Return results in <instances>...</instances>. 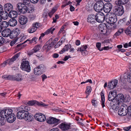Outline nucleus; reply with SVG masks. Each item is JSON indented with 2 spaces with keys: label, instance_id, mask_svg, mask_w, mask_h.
Here are the masks:
<instances>
[{
  "label": "nucleus",
  "instance_id": "nucleus-32",
  "mask_svg": "<svg viewBox=\"0 0 131 131\" xmlns=\"http://www.w3.org/2000/svg\"><path fill=\"white\" fill-rule=\"evenodd\" d=\"M22 80V75L21 74L17 73L15 75V81H21Z\"/></svg>",
  "mask_w": 131,
  "mask_h": 131
},
{
  "label": "nucleus",
  "instance_id": "nucleus-60",
  "mask_svg": "<svg viewBox=\"0 0 131 131\" xmlns=\"http://www.w3.org/2000/svg\"><path fill=\"white\" fill-rule=\"evenodd\" d=\"M131 128V126L126 127H124L123 129L125 130L128 131Z\"/></svg>",
  "mask_w": 131,
  "mask_h": 131
},
{
  "label": "nucleus",
  "instance_id": "nucleus-55",
  "mask_svg": "<svg viewBox=\"0 0 131 131\" xmlns=\"http://www.w3.org/2000/svg\"><path fill=\"white\" fill-rule=\"evenodd\" d=\"M41 77L42 79V80L44 81V80L47 78V76L45 74H43L41 75Z\"/></svg>",
  "mask_w": 131,
  "mask_h": 131
},
{
  "label": "nucleus",
  "instance_id": "nucleus-13",
  "mask_svg": "<svg viewBox=\"0 0 131 131\" xmlns=\"http://www.w3.org/2000/svg\"><path fill=\"white\" fill-rule=\"evenodd\" d=\"M35 119L40 122H43L46 120L45 116L41 113H37L35 114Z\"/></svg>",
  "mask_w": 131,
  "mask_h": 131
},
{
  "label": "nucleus",
  "instance_id": "nucleus-40",
  "mask_svg": "<svg viewBox=\"0 0 131 131\" xmlns=\"http://www.w3.org/2000/svg\"><path fill=\"white\" fill-rule=\"evenodd\" d=\"M91 86H88L86 87V90L85 92L86 94H90V93L91 92Z\"/></svg>",
  "mask_w": 131,
  "mask_h": 131
},
{
  "label": "nucleus",
  "instance_id": "nucleus-14",
  "mask_svg": "<svg viewBox=\"0 0 131 131\" xmlns=\"http://www.w3.org/2000/svg\"><path fill=\"white\" fill-rule=\"evenodd\" d=\"M112 8V5L110 3H107L104 4L103 9L105 13H108L111 11Z\"/></svg>",
  "mask_w": 131,
  "mask_h": 131
},
{
  "label": "nucleus",
  "instance_id": "nucleus-41",
  "mask_svg": "<svg viewBox=\"0 0 131 131\" xmlns=\"http://www.w3.org/2000/svg\"><path fill=\"white\" fill-rule=\"evenodd\" d=\"M37 105L40 106L42 107H46L48 106V105L42 102H38L37 103Z\"/></svg>",
  "mask_w": 131,
  "mask_h": 131
},
{
  "label": "nucleus",
  "instance_id": "nucleus-23",
  "mask_svg": "<svg viewBox=\"0 0 131 131\" xmlns=\"http://www.w3.org/2000/svg\"><path fill=\"white\" fill-rule=\"evenodd\" d=\"M10 29L7 28L4 30L2 32V35L3 36L5 37H7L8 36L9 34L10 35Z\"/></svg>",
  "mask_w": 131,
  "mask_h": 131
},
{
  "label": "nucleus",
  "instance_id": "nucleus-7",
  "mask_svg": "<svg viewBox=\"0 0 131 131\" xmlns=\"http://www.w3.org/2000/svg\"><path fill=\"white\" fill-rule=\"evenodd\" d=\"M20 68L23 70L29 72L30 71V66L28 61L24 60L21 63Z\"/></svg>",
  "mask_w": 131,
  "mask_h": 131
},
{
  "label": "nucleus",
  "instance_id": "nucleus-21",
  "mask_svg": "<svg viewBox=\"0 0 131 131\" xmlns=\"http://www.w3.org/2000/svg\"><path fill=\"white\" fill-rule=\"evenodd\" d=\"M4 10L8 11H11L13 9L12 5L10 3H7L5 4L4 6Z\"/></svg>",
  "mask_w": 131,
  "mask_h": 131
},
{
  "label": "nucleus",
  "instance_id": "nucleus-28",
  "mask_svg": "<svg viewBox=\"0 0 131 131\" xmlns=\"http://www.w3.org/2000/svg\"><path fill=\"white\" fill-rule=\"evenodd\" d=\"M71 46L70 44L67 45H65L63 48L62 50L59 53L62 54L64 53L65 51H67L69 49H70L71 48Z\"/></svg>",
  "mask_w": 131,
  "mask_h": 131
},
{
  "label": "nucleus",
  "instance_id": "nucleus-10",
  "mask_svg": "<svg viewBox=\"0 0 131 131\" xmlns=\"http://www.w3.org/2000/svg\"><path fill=\"white\" fill-rule=\"evenodd\" d=\"M46 121L48 124H54L56 125H58L60 122L59 119L52 117H50L48 118L46 120Z\"/></svg>",
  "mask_w": 131,
  "mask_h": 131
},
{
  "label": "nucleus",
  "instance_id": "nucleus-17",
  "mask_svg": "<svg viewBox=\"0 0 131 131\" xmlns=\"http://www.w3.org/2000/svg\"><path fill=\"white\" fill-rule=\"evenodd\" d=\"M118 80L116 79H114L113 80L111 81L108 83V88L110 89H113L116 86Z\"/></svg>",
  "mask_w": 131,
  "mask_h": 131
},
{
  "label": "nucleus",
  "instance_id": "nucleus-37",
  "mask_svg": "<svg viewBox=\"0 0 131 131\" xmlns=\"http://www.w3.org/2000/svg\"><path fill=\"white\" fill-rule=\"evenodd\" d=\"M6 122L5 119L4 117L0 115V126H2L4 125Z\"/></svg>",
  "mask_w": 131,
  "mask_h": 131
},
{
  "label": "nucleus",
  "instance_id": "nucleus-6",
  "mask_svg": "<svg viewBox=\"0 0 131 131\" xmlns=\"http://www.w3.org/2000/svg\"><path fill=\"white\" fill-rule=\"evenodd\" d=\"M128 111L127 106L125 104L121 106L118 111V114L120 116H124L126 115Z\"/></svg>",
  "mask_w": 131,
  "mask_h": 131
},
{
  "label": "nucleus",
  "instance_id": "nucleus-52",
  "mask_svg": "<svg viewBox=\"0 0 131 131\" xmlns=\"http://www.w3.org/2000/svg\"><path fill=\"white\" fill-rule=\"evenodd\" d=\"M7 64H8V62L7 61V60L4 62L0 66L1 67H5Z\"/></svg>",
  "mask_w": 131,
  "mask_h": 131
},
{
  "label": "nucleus",
  "instance_id": "nucleus-58",
  "mask_svg": "<svg viewBox=\"0 0 131 131\" xmlns=\"http://www.w3.org/2000/svg\"><path fill=\"white\" fill-rule=\"evenodd\" d=\"M128 114L129 116H131V106H130L128 107Z\"/></svg>",
  "mask_w": 131,
  "mask_h": 131
},
{
  "label": "nucleus",
  "instance_id": "nucleus-62",
  "mask_svg": "<svg viewBox=\"0 0 131 131\" xmlns=\"http://www.w3.org/2000/svg\"><path fill=\"white\" fill-rule=\"evenodd\" d=\"M59 56V54L57 53H55L53 55L52 57L53 58H58Z\"/></svg>",
  "mask_w": 131,
  "mask_h": 131
},
{
  "label": "nucleus",
  "instance_id": "nucleus-61",
  "mask_svg": "<svg viewBox=\"0 0 131 131\" xmlns=\"http://www.w3.org/2000/svg\"><path fill=\"white\" fill-rule=\"evenodd\" d=\"M88 52L86 50H84L83 49H82V55H86L88 54Z\"/></svg>",
  "mask_w": 131,
  "mask_h": 131
},
{
  "label": "nucleus",
  "instance_id": "nucleus-3",
  "mask_svg": "<svg viewBox=\"0 0 131 131\" xmlns=\"http://www.w3.org/2000/svg\"><path fill=\"white\" fill-rule=\"evenodd\" d=\"M104 4L102 1H97L94 6V9L96 12H100L104 8Z\"/></svg>",
  "mask_w": 131,
  "mask_h": 131
},
{
  "label": "nucleus",
  "instance_id": "nucleus-64",
  "mask_svg": "<svg viewBox=\"0 0 131 131\" xmlns=\"http://www.w3.org/2000/svg\"><path fill=\"white\" fill-rule=\"evenodd\" d=\"M70 10L71 11H73L74 10V8L72 5H70Z\"/></svg>",
  "mask_w": 131,
  "mask_h": 131
},
{
  "label": "nucleus",
  "instance_id": "nucleus-50",
  "mask_svg": "<svg viewBox=\"0 0 131 131\" xmlns=\"http://www.w3.org/2000/svg\"><path fill=\"white\" fill-rule=\"evenodd\" d=\"M23 3L26 5H29L30 3V0H23Z\"/></svg>",
  "mask_w": 131,
  "mask_h": 131
},
{
  "label": "nucleus",
  "instance_id": "nucleus-43",
  "mask_svg": "<svg viewBox=\"0 0 131 131\" xmlns=\"http://www.w3.org/2000/svg\"><path fill=\"white\" fill-rule=\"evenodd\" d=\"M96 46L98 49L100 51H102L103 50V48H100L101 43L100 42L97 43L96 44Z\"/></svg>",
  "mask_w": 131,
  "mask_h": 131
},
{
  "label": "nucleus",
  "instance_id": "nucleus-12",
  "mask_svg": "<svg viewBox=\"0 0 131 131\" xmlns=\"http://www.w3.org/2000/svg\"><path fill=\"white\" fill-rule=\"evenodd\" d=\"M19 34L20 31L18 28L14 29L10 32L9 37L11 39H16Z\"/></svg>",
  "mask_w": 131,
  "mask_h": 131
},
{
  "label": "nucleus",
  "instance_id": "nucleus-11",
  "mask_svg": "<svg viewBox=\"0 0 131 131\" xmlns=\"http://www.w3.org/2000/svg\"><path fill=\"white\" fill-rule=\"evenodd\" d=\"M113 12L118 16H121L124 14V10L123 6L120 7H115L114 8Z\"/></svg>",
  "mask_w": 131,
  "mask_h": 131
},
{
  "label": "nucleus",
  "instance_id": "nucleus-34",
  "mask_svg": "<svg viewBox=\"0 0 131 131\" xmlns=\"http://www.w3.org/2000/svg\"><path fill=\"white\" fill-rule=\"evenodd\" d=\"M118 95V101L122 102H125V96L122 94H119Z\"/></svg>",
  "mask_w": 131,
  "mask_h": 131
},
{
  "label": "nucleus",
  "instance_id": "nucleus-54",
  "mask_svg": "<svg viewBox=\"0 0 131 131\" xmlns=\"http://www.w3.org/2000/svg\"><path fill=\"white\" fill-rule=\"evenodd\" d=\"M92 103L93 105L94 106H96L97 105V102L96 100H92Z\"/></svg>",
  "mask_w": 131,
  "mask_h": 131
},
{
  "label": "nucleus",
  "instance_id": "nucleus-19",
  "mask_svg": "<svg viewBox=\"0 0 131 131\" xmlns=\"http://www.w3.org/2000/svg\"><path fill=\"white\" fill-rule=\"evenodd\" d=\"M53 46V44L52 43L51 41V39H50L46 43L44 47L47 50H49L52 48Z\"/></svg>",
  "mask_w": 131,
  "mask_h": 131
},
{
  "label": "nucleus",
  "instance_id": "nucleus-5",
  "mask_svg": "<svg viewBox=\"0 0 131 131\" xmlns=\"http://www.w3.org/2000/svg\"><path fill=\"white\" fill-rule=\"evenodd\" d=\"M99 29L100 33L106 35H109L111 32L110 29H107L105 24H101L99 26Z\"/></svg>",
  "mask_w": 131,
  "mask_h": 131
},
{
  "label": "nucleus",
  "instance_id": "nucleus-26",
  "mask_svg": "<svg viewBox=\"0 0 131 131\" xmlns=\"http://www.w3.org/2000/svg\"><path fill=\"white\" fill-rule=\"evenodd\" d=\"M0 15L3 19H7L8 17L9 14L6 11H3L0 14Z\"/></svg>",
  "mask_w": 131,
  "mask_h": 131
},
{
  "label": "nucleus",
  "instance_id": "nucleus-16",
  "mask_svg": "<svg viewBox=\"0 0 131 131\" xmlns=\"http://www.w3.org/2000/svg\"><path fill=\"white\" fill-rule=\"evenodd\" d=\"M18 21L21 25H25L27 22V18L25 16L21 15L19 18Z\"/></svg>",
  "mask_w": 131,
  "mask_h": 131
},
{
  "label": "nucleus",
  "instance_id": "nucleus-4",
  "mask_svg": "<svg viewBox=\"0 0 131 131\" xmlns=\"http://www.w3.org/2000/svg\"><path fill=\"white\" fill-rule=\"evenodd\" d=\"M46 67L43 65L40 64L34 69V73L37 75H40L45 71Z\"/></svg>",
  "mask_w": 131,
  "mask_h": 131
},
{
  "label": "nucleus",
  "instance_id": "nucleus-56",
  "mask_svg": "<svg viewBox=\"0 0 131 131\" xmlns=\"http://www.w3.org/2000/svg\"><path fill=\"white\" fill-rule=\"evenodd\" d=\"M50 39H51V41L52 42V43L53 44V45H54L56 43L58 40V39L57 38H55L54 40H53V39L52 38H51Z\"/></svg>",
  "mask_w": 131,
  "mask_h": 131
},
{
  "label": "nucleus",
  "instance_id": "nucleus-36",
  "mask_svg": "<svg viewBox=\"0 0 131 131\" xmlns=\"http://www.w3.org/2000/svg\"><path fill=\"white\" fill-rule=\"evenodd\" d=\"M118 103L117 104L115 103H114V104L111 106L112 109L114 111H117L118 110L119 107L118 106Z\"/></svg>",
  "mask_w": 131,
  "mask_h": 131
},
{
  "label": "nucleus",
  "instance_id": "nucleus-24",
  "mask_svg": "<svg viewBox=\"0 0 131 131\" xmlns=\"http://www.w3.org/2000/svg\"><path fill=\"white\" fill-rule=\"evenodd\" d=\"M26 38V36L23 34H21L19 35L18 37L16 38L17 39V42L18 43L21 42L25 40Z\"/></svg>",
  "mask_w": 131,
  "mask_h": 131
},
{
  "label": "nucleus",
  "instance_id": "nucleus-63",
  "mask_svg": "<svg viewBox=\"0 0 131 131\" xmlns=\"http://www.w3.org/2000/svg\"><path fill=\"white\" fill-rule=\"evenodd\" d=\"M49 131H59V129L57 128H53L51 129Z\"/></svg>",
  "mask_w": 131,
  "mask_h": 131
},
{
  "label": "nucleus",
  "instance_id": "nucleus-53",
  "mask_svg": "<svg viewBox=\"0 0 131 131\" xmlns=\"http://www.w3.org/2000/svg\"><path fill=\"white\" fill-rule=\"evenodd\" d=\"M4 40L3 38L0 36V46L1 45L4 43Z\"/></svg>",
  "mask_w": 131,
  "mask_h": 131
},
{
  "label": "nucleus",
  "instance_id": "nucleus-44",
  "mask_svg": "<svg viewBox=\"0 0 131 131\" xmlns=\"http://www.w3.org/2000/svg\"><path fill=\"white\" fill-rule=\"evenodd\" d=\"M116 4L119 6L118 7L122 6V5H124V3L121 0H118Z\"/></svg>",
  "mask_w": 131,
  "mask_h": 131
},
{
  "label": "nucleus",
  "instance_id": "nucleus-27",
  "mask_svg": "<svg viewBox=\"0 0 131 131\" xmlns=\"http://www.w3.org/2000/svg\"><path fill=\"white\" fill-rule=\"evenodd\" d=\"M17 16V13L15 11L12 10L9 13V16L11 18H15Z\"/></svg>",
  "mask_w": 131,
  "mask_h": 131
},
{
  "label": "nucleus",
  "instance_id": "nucleus-59",
  "mask_svg": "<svg viewBox=\"0 0 131 131\" xmlns=\"http://www.w3.org/2000/svg\"><path fill=\"white\" fill-rule=\"evenodd\" d=\"M35 51L32 49L31 51L28 52V55L30 56L32 54L34 53H35Z\"/></svg>",
  "mask_w": 131,
  "mask_h": 131
},
{
  "label": "nucleus",
  "instance_id": "nucleus-8",
  "mask_svg": "<svg viewBox=\"0 0 131 131\" xmlns=\"http://www.w3.org/2000/svg\"><path fill=\"white\" fill-rule=\"evenodd\" d=\"M13 110L11 109H6L2 110H0V115L5 118L12 115Z\"/></svg>",
  "mask_w": 131,
  "mask_h": 131
},
{
  "label": "nucleus",
  "instance_id": "nucleus-39",
  "mask_svg": "<svg viewBox=\"0 0 131 131\" xmlns=\"http://www.w3.org/2000/svg\"><path fill=\"white\" fill-rule=\"evenodd\" d=\"M36 28H35L33 27L32 26L31 27H30L28 30V31L29 33H32L35 32L36 30Z\"/></svg>",
  "mask_w": 131,
  "mask_h": 131
},
{
  "label": "nucleus",
  "instance_id": "nucleus-15",
  "mask_svg": "<svg viewBox=\"0 0 131 131\" xmlns=\"http://www.w3.org/2000/svg\"><path fill=\"white\" fill-rule=\"evenodd\" d=\"M59 127L63 131H66L70 128V125L69 124L62 123L59 125Z\"/></svg>",
  "mask_w": 131,
  "mask_h": 131
},
{
  "label": "nucleus",
  "instance_id": "nucleus-57",
  "mask_svg": "<svg viewBox=\"0 0 131 131\" xmlns=\"http://www.w3.org/2000/svg\"><path fill=\"white\" fill-rule=\"evenodd\" d=\"M38 39V38L36 37H34L31 40V42H35Z\"/></svg>",
  "mask_w": 131,
  "mask_h": 131
},
{
  "label": "nucleus",
  "instance_id": "nucleus-38",
  "mask_svg": "<svg viewBox=\"0 0 131 131\" xmlns=\"http://www.w3.org/2000/svg\"><path fill=\"white\" fill-rule=\"evenodd\" d=\"M1 26L2 28L6 27L8 26V24L7 22L6 21H4L2 22L1 23Z\"/></svg>",
  "mask_w": 131,
  "mask_h": 131
},
{
  "label": "nucleus",
  "instance_id": "nucleus-18",
  "mask_svg": "<svg viewBox=\"0 0 131 131\" xmlns=\"http://www.w3.org/2000/svg\"><path fill=\"white\" fill-rule=\"evenodd\" d=\"M20 54V53H18L15 55L11 59H9L7 60V61L8 62V64L9 65L12 64L13 62L18 58Z\"/></svg>",
  "mask_w": 131,
  "mask_h": 131
},
{
  "label": "nucleus",
  "instance_id": "nucleus-20",
  "mask_svg": "<svg viewBox=\"0 0 131 131\" xmlns=\"http://www.w3.org/2000/svg\"><path fill=\"white\" fill-rule=\"evenodd\" d=\"M7 118L6 119L7 122L10 123L14 122L16 119L15 115L14 114H13Z\"/></svg>",
  "mask_w": 131,
  "mask_h": 131
},
{
  "label": "nucleus",
  "instance_id": "nucleus-9",
  "mask_svg": "<svg viewBox=\"0 0 131 131\" xmlns=\"http://www.w3.org/2000/svg\"><path fill=\"white\" fill-rule=\"evenodd\" d=\"M95 20L99 23L103 22L105 18L104 14L100 12L97 13L95 16Z\"/></svg>",
  "mask_w": 131,
  "mask_h": 131
},
{
  "label": "nucleus",
  "instance_id": "nucleus-31",
  "mask_svg": "<svg viewBox=\"0 0 131 131\" xmlns=\"http://www.w3.org/2000/svg\"><path fill=\"white\" fill-rule=\"evenodd\" d=\"M109 20L111 24H114L117 21V19L116 16H111L109 17Z\"/></svg>",
  "mask_w": 131,
  "mask_h": 131
},
{
  "label": "nucleus",
  "instance_id": "nucleus-22",
  "mask_svg": "<svg viewBox=\"0 0 131 131\" xmlns=\"http://www.w3.org/2000/svg\"><path fill=\"white\" fill-rule=\"evenodd\" d=\"M116 93L114 91L110 92L109 93L108 99L109 101H112L113 100L116 96Z\"/></svg>",
  "mask_w": 131,
  "mask_h": 131
},
{
  "label": "nucleus",
  "instance_id": "nucleus-33",
  "mask_svg": "<svg viewBox=\"0 0 131 131\" xmlns=\"http://www.w3.org/2000/svg\"><path fill=\"white\" fill-rule=\"evenodd\" d=\"M131 24L130 25L128 28L125 30V32L127 35L131 36Z\"/></svg>",
  "mask_w": 131,
  "mask_h": 131
},
{
  "label": "nucleus",
  "instance_id": "nucleus-42",
  "mask_svg": "<svg viewBox=\"0 0 131 131\" xmlns=\"http://www.w3.org/2000/svg\"><path fill=\"white\" fill-rule=\"evenodd\" d=\"M11 75H4L2 76L3 79H5L7 80H11Z\"/></svg>",
  "mask_w": 131,
  "mask_h": 131
},
{
  "label": "nucleus",
  "instance_id": "nucleus-25",
  "mask_svg": "<svg viewBox=\"0 0 131 131\" xmlns=\"http://www.w3.org/2000/svg\"><path fill=\"white\" fill-rule=\"evenodd\" d=\"M95 16L93 14H91L89 15L87 18L88 21L90 23H92L95 20Z\"/></svg>",
  "mask_w": 131,
  "mask_h": 131
},
{
  "label": "nucleus",
  "instance_id": "nucleus-1",
  "mask_svg": "<svg viewBox=\"0 0 131 131\" xmlns=\"http://www.w3.org/2000/svg\"><path fill=\"white\" fill-rule=\"evenodd\" d=\"M17 113L16 116L17 118L20 119H24L28 122L32 121L33 117L30 115L29 111L30 110V108L28 106H25Z\"/></svg>",
  "mask_w": 131,
  "mask_h": 131
},
{
  "label": "nucleus",
  "instance_id": "nucleus-2",
  "mask_svg": "<svg viewBox=\"0 0 131 131\" xmlns=\"http://www.w3.org/2000/svg\"><path fill=\"white\" fill-rule=\"evenodd\" d=\"M25 4L23 3H19L17 5V8L19 12L21 13L24 14L26 13H30L31 11L32 12V10H34V8H31V10L29 9L25 5Z\"/></svg>",
  "mask_w": 131,
  "mask_h": 131
},
{
  "label": "nucleus",
  "instance_id": "nucleus-48",
  "mask_svg": "<svg viewBox=\"0 0 131 131\" xmlns=\"http://www.w3.org/2000/svg\"><path fill=\"white\" fill-rule=\"evenodd\" d=\"M127 81L128 82L131 83V73L130 74H127Z\"/></svg>",
  "mask_w": 131,
  "mask_h": 131
},
{
  "label": "nucleus",
  "instance_id": "nucleus-35",
  "mask_svg": "<svg viewBox=\"0 0 131 131\" xmlns=\"http://www.w3.org/2000/svg\"><path fill=\"white\" fill-rule=\"evenodd\" d=\"M55 29L54 28H52L51 27L47 30L45 32V33L46 35H48L50 33L51 34L53 33V31L55 30Z\"/></svg>",
  "mask_w": 131,
  "mask_h": 131
},
{
  "label": "nucleus",
  "instance_id": "nucleus-49",
  "mask_svg": "<svg viewBox=\"0 0 131 131\" xmlns=\"http://www.w3.org/2000/svg\"><path fill=\"white\" fill-rule=\"evenodd\" d=\"M17 41V38L14 39L13 41H12L10 43V45L11 46H13L16 42Z\"/></svg>",
  "mask_w": 131,
  "mask_h": 131
},
{
  "label": "nucleus",
  "instance_id": "nucleus-30",
  "mask_svg": "<svg viewBox=\"0 0 131 131\" xmlns=\"http://www.w3.org/2000/svg\"><path fill=\"white\" fill-rule=\"evenodd\" d=\"M17 21L15 19H12L9 20V24L11 26H14L17 24Z\"/></svg>",
  "mask_w": 131,
  "mask_h": 131
},
{
  "label": "nucleus",
  "instance_id": "nucleus-46",
  "mask_svg": "<svg viewBox=\"0 0 131 131\" xmlns=\"http://www.w3.org/2000/svg\"><path fill=\"white\" fill-rule=\"evenodd\" d=\"M40 47L39 46H35L33 49L35 52H36L40 50Z\"/></svg>",
  "mask_w": 131,
  "mask_h": 131
},
{
  "label": "nucleus",
  "instance_id": "nucleus-29",
  "mask_svg": "<svg viewBox=\"0 0 131 131\" xmlns=\"http://www.w3.org/2000/svg\"><path fill=\"white\" fill-rule=\"evenodd\" d=\"M101 104L103 108L105 106L104 104L105 102V97L104 94L102 91L101 92Z\"/></svg>",
  "mask_w": 131,
  "mask_h": 131
},
{
  "label": "nucleus",
  "instance_id": "nucleus-51",
  "mask_svg": "<svg viewBox=\"0 0 131 131\" xmlns=\"http://www.w3.org/2000/svg\"><path fill=\"white\" fill-rule=\"evenodd\" d=\"M36 103V101H31L28 102L27 104L30 105H34Z\"/></svg>",
  "mask_w": 131,
  "mask_h": 131
},
{
  "label": "nucleus",
  "instance_id": "nucleus-45",
  "mask_svg": "<svg viewBox=\"0 0 131 131\" xmlns=\"http://www.w3.org/2000/svg\"><path fill=\"white\" fill-rule=\"evenodd\" d=\"M32 26L35 28H36L37 29V28L40 26V24L37 23H34L32 24Z\"/></svg>",
  "mask_w": 131,
  "mask_h": 131
},
{
  "label": "nucleus",
  "instance_id": "nucleus-47",
  "mask_svg": "<svg viewBox=\"0 0 131 131\" xmlns=\"http://www.w3.org/2000/svg\"><path fill=\"white\" fill-rule=\"evenodd\" d=\"M125 102L129 101L130 99V97L129 95H125Z\"/></svg>",
  "mask_w": 131,
  "mask_h": 131
}]
</instances>
